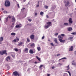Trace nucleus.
<instances>
[{
    "label": "nucleus",
    "mask_w": 76,
    "mask_h": 76,
    "mask_svg": "<svg viewBox=\"0 0 76 76\" xmlns=\"http://www.w3.org/2000/svg\"><path fill=\"white\" fill-rule=\"evenodd\" d=\"M5 19V21L6 22H7L8 21V20H9V19H8V18H7H7H6Z\"/></svg>",
    "instance_id": "bb28decb"
},
{
    "label": "nucleus",
    "mask_w": 76,
    "mask_h": 76,
    "mask_svg": "<svg viewBox=\"0 0 76 76\" xmlns=\"http://www.w3.org/2000/svg\"><path fill=\"white\" fill-rule=\"evenodd\" d=\"M18 7V8H19L20 7H19V4H17Z\"/></svg>",
    "instance_id": "37998d69"
},
{
    "label": "nucleus",
    "mask_w": 76,
    "mask_h": 76,
    "mask_svg": "<svg viewBox=\"0 0 76 76\" xmlns=\"http://www.w3.org/2000/svg\"><path fill=\"white\" fill-rule=\"evenodd\" d=\"M46 17L47 18H49V17L48 16V15H46Z\"/></svg>",
    "instance_id": "8fccbe9b"
},
{
    "label": "nucleus",
    "mask_w": 76,
    "mask_h": 76,
    "mask_svg": "<svg viewBox=\"0 0 76 76\" xmlns=\"http://www.w3.org/2000/svg\"><path fill=\"white\" fill-rule=\"evenodd\" d=\"M73 38V37H69L68 38V39L69 40H70L71 41H73V39H72Z\"/></svg>",
    "instance_id": "ddd939ff"
},
{
    "label": "nucleus",
    "mask_w": 76,
    "mask_h": 76,
    "mask_svg": "<svg viewBox=\"0 0 76 76\" xmlns=\"http://www.w3.org/2000/svg\"><path fill=\"white\" fill-rule=\"evenodd\" d=\"M23 42H21L20 43L18 44L17 45L18 46H22V44H23Z\"/></svg>",
    "instance_id": "9d476101"
},
{
    "label": "nucleus",
    "mask_w": 76,
    "mask_h": 76,
    "mask_svg": "<svg viewBox=\"0 0 76 76\" xmlns=\"http://www.w3.org/2000/svg\"><path fill=\"white\" fill-rule=\"evenodd\" d=\"M7 18H9V19H10V18H12V16L10 15H9L7 17Z\"/></svg>",
    "instance_id": "2f4dec72"
},
{
    "label": "nucleus",
    "mask_w": 76,
    "mask_h": 76,
    "mask_svg": "<svg viewBox=\"0 0 76 76\" xmlns=\"http://www.w3.org/2000/svg\"><path fill=\"white\" fill-rule=\"evenodd\" d=\"M35 16H37V15H38V14L36 12L35 13Z\"/></svg>",
    "instance_id": "49530a36"
},
{
    "label": "nucleus",
    "mask_w": 76,
    "mask_h": 76,
    "mask_svg": "<svg viewBox=\"0 0 76 76\" xmlns=\"http://www.w3.org/2000/svg\"><path fill=\"white\" fill-rule=\"evenodd\" d=\"M58 40L59 41L61 42H64L65 41V40H62L61 39H59Z\"/></svg>",
    "instance_id": "9b49d317"
},
{
    "label": "nucleus",
    "mask_w": 76,
    "mask_h": 76,
    "mask_svg": "<svg viewBox=\"0 0 76 76\" xmlns=\"http://www.w3.org/2000/svg\"><path fill=\"white\" fill-rule=\"evenodd\" d=\"M15 21H16V19L15 17H13L12 19V22H15Z\"/></svg>",
    "instance_id": "1a4fd4ad"
},
{
    "label": "nucleus",
    "mask_w": 76,
    "mask_h": 76,
    "mask_svg": "<svg viewBox=\"0 0 76 76\" xmlns=\"http://www.w3.org/2000/svg\"><path fill=\"white\" fill-rule=\"evenodd\" d=\"M28 20L29 22H31L32 21V20L31 19H28Z\"/></svg>",
    "instance_id": "e433bc0d"
},
{
    "label": "nucleus",
    "mask_w": 76,
    "mask_h": 76,
    "mask_svg": "<svg viewBox=\"0 0 76 76\" xmlns=\"http://www.w3.org/2000/svg\"><path fill=\"white\" fill-rule=\"evenodd\" d=\"M50 76V74H47V76Z\"/></svg>",
    "instance_id": "13d9d810"
},
{
    "label": "nucleus",
    "mask_w": 76,
    "mask_h": 76,
    "mask_svg": "<svg viewBox=\"0 0 76 76\" xmlns=\"http://www.w3.org/2000/svg\"><path fill=\"white\" fill-rule=\"evenodd\" d=\"M74 62H75V61L74 60H73V61L72 62V63H74Z\"/></svg>",
    "instance_id": "338daca9"
},
{
    "label": "nucleus",
    "mask_w": 76,
    "mask_h": 76,
    "mask_svg": "<svg viewBox=\"0 0 76 76\" xmlns=\"http://www.w3.org/2000/svg\"><path fill=\"white\" fill-rule=\"evenodd\" d=\"M54 41L56 44H58V42H57V39H55Z\"/></svg>",
    "instance_id": "5701e85b"
},
{
    "label": "nucleus",
    "mask_w": 76,
    "mask_h": 76,
    "mask_svg": "<svg viewBox=\"0 0 76 76\" xmlns=\"http://www.w3.org/2000/svg\"><path fill=\"white\" fill-rule=\"evenodd\" d=\"M66 67L67 69V70H69V69H70V68H69V65H68V66H66Z\"/></svg>",
    "instance_id": "c85d7f7f"
},
{
    "label": "nucleus",
    "mask_w": 76,
    "mask_h": 76,
    "mask_svg": "<svg viewBox=\"0 0 76 76\" xmlns=\"http://www.w3.org/2000/svg\"><path fill=\"white\" fill-rule=\"evenodd\" d=\"M36 7H39V5L38 4V5H36Z\"/></svg>",
    "instance_id": "603ef678"
},
{
    "label": "nucleus",
    "mask_w": 76,
    "mask_h": 76,
    "mask_svg": "<svg viewBox=\"0 0 76 76\" xmlns=\"http://www.w3.org/2000/svg\"><path fill=\"white\" fill-rule=\"evenodd\" d=\"M48 6H45V9H48Z\"/></svg>",
    "instance_id": "4c0bfd02"
},
{
    "label": "nucleus",
    "mask_w": 76,
    "mask_h": 76,
    "mask_svg": "<svg viewBox=\"0 0 76 76\" xmlns=\"http://www.w3.org/2000/svg\"><path fill=\"white\" fill-rule=\"evenodd\" d=\"M5 66H9V64H6Z\"/></svg>",
    "instance_id": "4d7b16f0"
},
{
    "label": "nucleus",
    "mask_w": 76,
    "mask_h": 76,
    "mask_svg": "<svg viewBox=\"0 0 76 76\" xmlns=\"http://www.w3.org/2000/svg\"><path fill=\"white\" fill-rule=\"evenodd\" d=\"M36 58H37V60H39V61H40V60H41V58H39L38 57V56H36Z\"/></svg>",
    "instance_id": "4be33fe9"
},
{
    "label": "nucleus",
    "mask_w": 76,
    "mask_h": 76,
    "mask_svg": "<svg viewBox=\"0 0 76 76\" xmlns=\"http://www.w3.org/2000/svg\"><path fill=\"white\" fill-rule=\"evenodd\" d=\"M13 41L14 42H16V40L15 39Z\"/></svg>",
    "instance_id": "de8ad7c7"
},
{
    "label": "nucleus",
    "mask_w": 76,
    "mask_h": 76,
    "mask_svg": "<svg viewBox=\"0 0 76 76\" xmlns=\"http://www.w3.org/2000/svg\"><path fill=\"white\" fill-rule=\"evenodd\" d=\"M68 31H71L72 30V27H69L68 28Z\"/></svg>",
    "instance_id": "dca6fc26"
},
{
    "label": "nucleus",
    "mask_w": 76,
    "mask_h": 76,
    "mask_svg": "<svg viewBox=\"0 0 76 76\" xmlns=\"http://www.w3.org/2000/svg\"><path fill=\"white\" fill-rule=\"evenodd\" d=\"M13 75H14V76H20V74H19V73H18L17 71H15L13 72Z\"/></svg>",
    "instance_id": "7ed1b4c3"
},
{
    "label": "nucleus",
    "mask_w": 76,
    "mask_h": 76,
    "mask_svg": "<svg viewBox=\"0 0 76 76\" xmlns=\"http://www.w3.org/2000/svg\"><path fill=\"white\" fill-rule=\"evenodd\" d=\"M19 39L18 38H17L16 39V41L17 42H18V41H19Z\"/></svg>",
    "instance_id": "ea45409f"
},
{
    "label": "nucleus",
    "mask_w": 76,
    "mask_h": 76,
    "mask_svg": "<svg viewBox=\"0 0 76 76\" xmlns=\"http://www.w3.org/2000/svg\"><path fill=\"white\" fill-rule=\"evenodd\" d=\"M74 53L75 55H76V51H75Z\"/></svg>",
    "instance_id": "bf43d9fd"
},
{
    "label": "nucleus",
    "mask_w": 76,
    "mask_h": 76,
    "mask_svg": "<svg viewBox=\"0 0 76 76\" xmlns=\"http://www.w3.org/2000/svg\"><path fill=\"white\" fill-rule=\"evenodd\" d=\"M9 69H10V67L8 66L7 67V70H9Z\"/></svg>",
    "instance_id": "09e8293b"
},
{
    "label": "nucleus",
    "mask_w": 76,
    "mask_h": 76,
    "mask_svg": "<svg viewBox=\"0 0 76 76\" xmlns=\"http://www.w3.org/2000/svg\"><path fill=\"white\" fill-rule=\"evenodd\" d=\"M60 54H57V56H60Z\"/></svg>",
    "instance_id": "680f3d73"
},
{
    "label": "nucleus",
    "mask_w": 76,
    "mask_h": 76,
    "mask_svg": "<svg viewBox=\"0 0 76 76\" xmlns=\"http://www.w3.org/2000/svg\"><path fill=\"white\" fill-rule=\"evenodd\" d=\"M30 47H34L35 46V44L34 43H32V44H30Z\"/></svg>",
    "instance_id": "a211bd4d"
},
{
    "label": "nucleus",
    "mask_w": 76,
    "mask_h": 76,
    "mask_svg": "<svg viewBox=\"0 0 76 76\" xmlns=\"http://www.w3.org/2000/svg\"><path fill=\"white\" fill-rule=\"evenodd\" d=\"M22 25H21L20 26L19 25H16V26H15V27L16 28H20L21 27V26H22Z\"/></svg>",
    "instance_id": "412c9836"
},
{
    "label": "nucleus",
    "mask_w": 76,
    "mask_h": 76,
    "mask_svg": "<svg viewBox=\"0 0 76 76\" xmlns=\"http://www.w3.org/2000/svg\"><path fill=\"white\" fill-rule=\"evenodd\" d=\"M6 53V50H4L3 51H1L0 52V55L1 54V55H3V54H5L6 55H7V53Z\"/></svg>",
    "instance_id": "f03ea898"
},
{
    "label": "nucleus",
    "mask_w": 76,
    "mask_h": 76,
    "mask_svg": "<svg viewBox=\"0 0 76 76\" xmlns=\"http://www.w3.org/2000/svg\"><path fill=\"white\" fill-rule=\"evenodd\" d=\"M66 58L65 57H64L63 58H62V59H66Z\"/></svg>",
    "instance_id": "864d4df0"
},
{
    "label": "nucleus",
    "mask_w": 76,
    "mask_h": 76,
    "mask_svg": "<svg viewBox=\"0 0 76 76\" xmlns=\"http://www.w3.org/2000/svg\"><path fill=\"white\" fill-rule=\"evenodd\" d=\"M0 41H3V37H0Z\"/></svg>",
    "instance_id": "b1692460"
},
{
    "label": "nucleus",
    "mask_w": 76,
    "mask_h": 76,
    "mask_svg": "<svg viewBox=\"0 0 76 76\" xmlns=\"http://www.w3.org/2000/svg\"><path fill=\"white\" fill-rule=\"evenodd\" d=\"M72 65H74V66H75V65H76V63H72Z\"/></svg>",
    "instance_id": "58836bf2"
},
{
    "label": "nucleus",
    "mask_w": 76,
    "mask_h": 76,
    "mask_svg": "<svg viewBox=\"0 0 76 76\" xmlns=\"http://www.w3.org/2000/svg\"><path fill=\"white\" fill-rule=\"evenodd\" d=\"M8 60H10V56H8L7 57L6 60L7 61H8Z\"/></svg>",
    "instance_id": "f8f14e48"
},
{
    "label": "nucleus",
    "mask_w": 76,
    "mask_h": 76,
    "mask_svg": "<svg viewBox=\"0 0 76 76\" xmlns=\"http://www.w3.org/2000/svg\"><path fill=\"white\" fill-rule=\"evenodd\" d=\"M40 15H41V16H42V15H44V12L42 11V12H40Z\"/></svg>",
    "instance_id": "393cba45"
},
{
    "label": "nucleus",
    "mask_w": 76,
    "mask_h": 76,
    "mask_svg": "<svg viewBox=\"0 0 76 76\" xmlns=\"http://www.w3.org/2000/svg\"><path fill=\"white\" fill-rule=\"evenodd\" d=\"M73 46H71V47L69 48V51H73Z\"/></svg>",
    "instance_id": "4468645a"
},
{
    "label": "nucleus",
    "mask_w": 76,
    "mask_h": 76,
    "mask_svg": "<svg viewBox=\"0 0 76 76\" xmlns=\"http://www.w3.org/2000/svg\"><path fill=\"white\" fill-rule=\"evenodd\" d=\"M47 23L48 24L47 25L49 26H51V23L50 22H47Z\"/></svg>",
    "instance_id": "0eeeda50"
},
{
    "label": "nucleus",
    "mask_w": 76,
    "mask_h": 76,
    "mask_svg": "<svg viewBox=\"0 0 76 76\" xmlns=\"http://www.w3.org/2000/svg\"><path fill=\"white\" fill-rule=\"evenodd\" d=\"M68 73L69 74L70 73V72L69 71H67Z\"/></svg>",
    "instance_id": "69168bd1"
},
{
    "label": "nucleus",
    "mask_w": 76,
    "mask_h": 76,
    "mask_svg": "<svg viewBox=\"0 0 76 76\" xmlns=\"http://www.w3.org/2000/svg\"><path fill=\"white\" fill-rule=\"evenodd\" d=\"M11 35H14V36H15V35H16V33H11Z\"/></svg>",
    "instance_id": "a878e982"
},
{
    "label": "nucleus",
    "mask_w": 76,
    "mask_h": 76,
    "mask_svg": "<svg viewBox=\"0 0 76 76\" xmlns=\"http://www.w3.org/2000/svg\"><path fill=\"white\" fill-rule=\"evenodd\" d=\"M58 38H61V35H59L58 37Z\"/></svg>",
    "instance_id": "72a5a7b5"
},
{
    "label": "nucleus",
    "mask_w": 76,
    "mask_h": 76,
    "mask_svg": "<svg viewBox=\"0 0 76 76\" xmlns=\"http://www.w3.org/2000/svg\"><path fill=\"white\" fill-rule=\"evenodd\" d=\"M13 27H14V26H11V28H13Z\"/></svg>",
    "instance_id": "c03bdc74"
},
{
    "label": "nucleus",
    "mask_w": 76,
    "mask_h": 76,
    "mask_svg": "<svg viewBox=\"0 0 76 76\" xmlns=\"http://www.w3.org/2000/svg\"><path fill=\"white\" fill-rule=\"evenodd\" d=\"M5 6L6 7H8L10 6V2L8 0L6 1L5 3Z\"/></svg>",
    "instance_id": "f257e3e1"
},
{
    "label": "nucleus",
    "mask_w": 76,
    "mask_h": 76,
    "mask_svg": "<svg viewBox=\"0 0 76 76\" xmlns=\"http://www.w3.org/2000/svg\"><path fill=\"white\" fill-rule=\"evenodd\" d=\"M44 36H43L42 37V39H44Z\"/></svg>",
    "instance_id": "5fc2aeb1"
},
{
    "label": "nucleus",
    "mask_w": 76,
    "mask_h": 76,
    "mask_svg": "<svg viewBox=\"0 0 76 76\" xmlns=\"http://www.w3.org/2000/svg\"><path fill=\"white\" fill-rule=\"evenodd\" d=\"M64 3H65V4H66L65 5L66 6H69V4H70V3H69V1H67V2L65 1L64 2Z\"/></svg>",
    "instance_id": "6e6552de"
},
{
    "label": "nucleus",
    "mask_w": 76,
    "mask_h": 76,
    "mask_svg": "<svg viewBox=\"0 0 76 76\" xmlns=\"http://www.w3.org/2000/svg\"><path fill=\"white\" fill-rule=\"evenodd\" d=\"M27 42H30V40L29 39V38H27Z\"/></svg>",
    "instance_id": "cd10ccee"
},
{
    "label": "nucleus",
    "mask_w": 76,
    "mask_h": 76,
    "mask_svg": "<svg viewBox=\"0 0 76 76\" xmlns=\"http://www.w3.org/2000/svg\"><path fill=\"white\" fill-rule=\"evenodd\" d=\"M12 56L13 58H15V56L13 55H12Z\"/></svg>",
    "instance_id": "3c124183"
},
{
    "label": "nucleus",
    "mask_w": 76,
    "mask_h": 76,
    "mask_svg": "<svg viewBox=\"0 0 76 76\" xmlns=\"http://www.w3.org/2000/svg\"><path fill=\"white\" fill-rule=\"evenodd\" d=\"M12 26H15V22H13V23H12Z\"/></svg>",
    "instance_id": "a18cd8bd"
},
{
    "label": "nucleus",
    "mask_w": 76,
    "mask_h": 76,
    "mask_svg": "<svg viewBox=\"0 0 76 76\" xmlns=\"http://www.w3.org/2000/svg\"><path fill=\"white\" fill-rule=\"evenodd\" d=\"M28 48H25L23 50V51H24V52H25L26 53H28Z\"/></svg>",
    "instance_id": "39448f33"
},
{
    "label": "nucleus",
    "mask_w": 76,
    "mask_h": 76,
    "mask_svg": "<svg viewBox=\"0 0 76 76\" xmlns=\"http://www.w3.org/2000/svg\"><path fill=\"white\" fill-rule=\"evenodd\" d=\"M31 70V68H28L27 70Z\"/></svg>",
    "instance_id": "0e129e2a"
},
{
    "label": "nucleus",
    "mask_w": 76,
    "mask_h": 76,
    "mask_svg": "<svg viewBox=\"0 0 76 76\" xmlns=\"http://www.w3.org/2000/svg\"><path fill=\"white\" fill-rule=\"evenodd\" d=\"M43 66V65H40V66H39V69H41V67H42Z\"/></svg>",
    "instance_id": "473e14b6"
},
{
    "label": "nucleus",
    "mask_w": 76,
    "mask_h": 76,
    "mask_svg": "<svg viewBox=\"0 0 76 76\" xmlns=\"http://www.w3.org/2000/svg\"><path fill=\"white\" fill-rule=\"evenodd\" d=\"M44 28L45 29H47V28H49V26H48V25H45L44 26Z\"/></svg>",
    "instance_id": "2eb2a0df"
},
{
    "label": "nucleus",
    "mask_w": 76,
    "mask_h": 76,
    "mask_svg": "<svg viewBox=\"0 0 76 76\" xmlns=\"http://www.w3.org/2000/svg\"><path fill=\"white\" fill-rule=\"evenodd\" d=\"M14 50L15 51H18V49L17 48H15Z\"/></svg>",
    "instance_id": "c9c22d12"
},
{
    "label": "nucleus",
    "mask_w": 76,
    "mask_h": 76,
    "mask_svg": "<svg viewBox=\"0 0 76 76\" xmlns=\"http://www.w3.org/2000/svg\"><path fill=\"white\" fill-rule=\"evenodd\" d=\"M71 34H72V35H76V33L75 32H72L71 33Z\"/></svg>",
    "instance_id": "7c9ffc66"
},
{
    "label": "nucleus",
    "mask_w": 76,
    "mask_h": 76,
    "mask_svg": "<svg viewBox=\"0 0 76 76\" xmlns=\"http://www.w3.org/2000/svg\"><path fill=\"white\" fill-rule=\"evenodd\" d=\"M69 76H71V74L70 73H69Z\"/></svg>",
    "instance_id": "774afa93"
},
{
    "label": "nucleus",
    "mask_w": 76,
    "mask_h": 76,
    "mask_svg": "<svg viewBox=\"0 0 76 76\" xmlns=\"http://www.w3.org/2000/svg\"><path fill=\"white\" fill-rule=\"evenodd\" d=\"M51 45H52V46H53V47H54V44H53V43H50Z\"/></svg>",
    "instance_id": "f704fd0d"
},
{
    "label": "nucleus",
    "mask_w": 76,
    "mask_h": 76,
    "mask_svg": "<svg viewBox=\"0 0 76 76\" xmlns=\"http://www.w3.org/2000/svg\"><path fill=\"white\" fill-rule=\"evenodd\" d=\"M29 53L30 54H34V51L31 50H29Z\"/></svg>",
    "instance_id": "f3484780"
},
{
    "label": "nucleus",
    "mask_w": 76,
    "mask_h": 76,
    "mask_svg": "<svg viewBox=\"0 0 76 76\" xmlns=\"http://www.w3.org/2000/svg\"><path fill=\"white\" fill-rule=\"evenodd\" d=\"M58 33H56L55 34V36H57V35H58Z\"/></svg>",
    "instance_id": "a19ab883"
},
{
    "label": "nucleus",
    "mask_w": 76,
    "mask_h": 76,
    "mask_svg": "<svg viewBox=\"0 0 76 76\" xmlns=\"http://www.w3.org/2000/svg\"><path fill=\"white\" fill-rule=\"evenodd\" d=\"M24 9H25V8H23L21 9V10H24Z\"/></svg>",
    "instance_id": "6e6d98bb"
},
{
    "label": "nucleus",
    "mask_w": 76,
    "mask_h": 76,
    "mask_svg": "<svg viewBox=\"0 0 76 76\" xmlns=\"http://www.w3.org/2000/svg\"><path fill=\"white\" fill-rule=\"evenodd\" d=\"M72 18H70L69 19V23L70 25L73 23V21H72Z\"/></svg>",
    "instance_id": "20e7f679"
},
{
    "label": "nucleus",
    "mask_w": 76,
    "mask_h": 76,
    "mask_svg": "<svg viewBox=\"0 0 76 76\" xmlns=\"http://www.w3.org/2000/svg\"><path fill=\"white\" fill-rule=\"evenodd\" d=\"M64 26H68L69 25V23H65L64 24Z\"/></svg>",
    "instance_id": "6ab92c4d"
},
{
    "label": "nucleus",
    "mask_w": 76,
    "mask_h": 76,
    "mask_svg": "<svg viewBox=\"0 0 76 76\" xmlns=\"http://www.w3.org/2000/svg\"><path fill=\"white\" fill-rule=\"evenodd\" d=\"M29 37L31 39H34V35L33 34H32Z\"/></svg>",
    "instance_id": "423d86ee"
},
{
    "label": "nucleus",
    "mask_w": 76,
    "mask_h": 76,
    "mask_svg": "<svg viewBox=\"0 0 76 76\" xmlns=\"http://www.w3.org/2000/svg\"><path fill=\"white\" fill-rule=\"evenodd\" d=\"M52 69H54V67L52 66Z\"/></svg>",
    "instance_id": "e2e57ef3"
},
{
    "label": "nucleus",
    "mask_w": 76,
    "mask_h": 76,
    "mask_svg": "<svg viewBox=\"0 0 76 76\" xmlns=\"http://www.w3.org/2000/svg\"><path fill=\"white\" fill-rule=\"evenodd\" d=\"M65 35L64 34H61V36H62V37H64Z\"/></svg>",
    "instance_id": "79ce46f5"
},
{
    "label": "nucleus",
    "mask_w": 76,
    "mask_h": 76,
    "mask_svg": "<svg viewBox=\"0 0 76 76\" xmlns=\"http://www.w3.org/2000/svg\"><path fill=\"white\" fill-rule=\"evenodd\" d=\"M7 13H8V12H7V11H3V13L4 14Z\"/></svg>",
    "instance_id": "c756f323"
},
{
    "label": "nucleus",
    "mask_w": 76,
    "mask_h": 76,
    "mask_svg": "<svg viewBox=\"0 0 76 76\" xmlns=\"http://www.w3.org/2000/svg\"><path fill=\"white\" fill-rule=\"evenodd\" d=\"M37 49L38 51H41V48L39 47H37Z\"/></svg>",
    "instance_id": "aec40b11"
},
{
    "label": "nucleus",
    "mask_w": 76,
    "mask_h": 76,
    "mask_svg": "<svg viewBox=\"0 0 76 76\" xmlns=\"http://www.w3.org/2000/svg\"><path fill=\"white\" fill-rule=\"evenodd\" d=\"M38 4L39 5V1H38Z\"/></svg>",
    "instance_id": "052dcab7"
}]
</instances>
